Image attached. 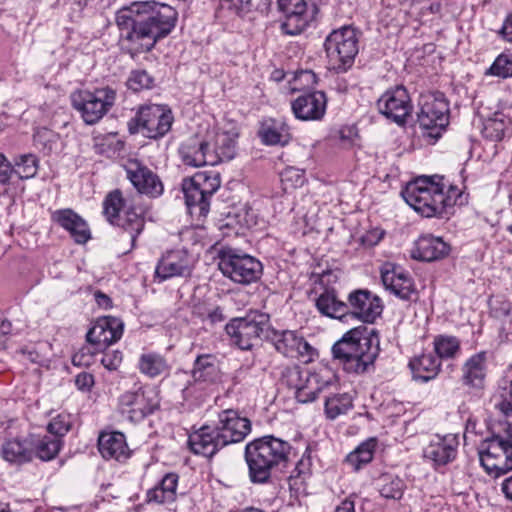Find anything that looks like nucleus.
<instances>
[{"mask_svg": "<svg viewBox=\"0 0 512 512\" xmlns=\"http://www.w3.org/2000/svg\"><path fill=\"white\" fill-rule=\"evenodd\" d=\"M177 11L154 1L133 2L116 14L123 46L131 56L152 50L176 26Z\"/></svg>", "mask_w": 512, "mask_h": 512, "instance_id": "obj_1", "label": "nucleus"}, {"mask_svg": "<svg viewBox=\"0 0 512 512\" xmlns=\"http://www.w3.org/2000/svg\"><path fill=\"white\" fill-rule=\"evenodd\" d=\"M251 432V422L237 410L218 413L217 420L203 425L189 435L188 445L194 454L210 458L227 445L241 442Z\"/></svg>", "mask_w": 512, "mask_h": 512, "instance_id": "obj_2", "label": "nucleus"}, {"mask_svg": "<svg viewBox=\"0 0 512 512\" xmlns=\"http://www.w3.org/2000/svg\"><path fill=\"white\" fill-rule=\"evenodd\" d=\"M295 451L288 441L273 435H265L250 441L245 446L244 457L250 481L265 484L272 472L287 467Z\"/></svg>", "mask_w": 512, "mask_h": 512, "instance_id": "obj_3", "label": "nucleus"}, {"mask_svg": "<svg viewBox=\"0 0 512 512\" xmlns=\"http://www.w3.org/2000/svg\"><path fill=\"white\" fill-rule=\"evenodd\" d=\"M441 177L421 176L409 182L401 192L405 202L424 217H448L456 200L444 193Z\"/></svg>", "mask_w": 512, "mask_h": 512, "instance_id": "obj_4", "label": "nucleus"}, {"mask_svg": "<svg viewBox=\"0 0 512 512\" xmlns=\"http://www.w3.org/2000/svg\"><path fill=\"white\" fill-rule=\"evenodd\" d=\"M378 339L364 335L360 328L346 332L332 347L335 360L349 373H364L378 355Z\"/></svg>", "mask_w": 512, "mask_h": 512, "instance_id": "obj_5", "label": "nucleus"}, {"mask_svg": "<svg viewBox=\"0 0 512 512\" xmlns=\"http://www.w3.org/2000/svg\"><path fill=\"white\" fill-rule=\"evenodd\" d=\"M104 215L107 220L122 229L121 241H128L132 250L136 246L138 236L145 226L143 212H137L136 208L127 204L122 192L118 189L110 192L103 202Z\"/></svg>", "mask_w": 512, "mask_h": 512, "instance_id": "obj_6", "label": "nucleus"}, {"mask_svg": "<svg viewBox=\"0 0 512 512\" xmlns=\"http://www.w3.org/2000/svg\"><path fill=\"white\" fill-rule=\"evenodd\" d=\"M232 342L241 350H250L262 339H269L270 316L260 311H250L246 316L232 319L225 327Z\"/></svg>", "mask_w": 512, "mask_h": 512, "instance_id": "obj_7", "label": "nucleus"}, {"mask_svg": "<svg viewBox=\"0 0 512 512\" xmlns=\"http://www.w3.org/2000/svg\"><path fill=\"white\" fill-rule=\"evenodd\" d=\"M479 458L488 473L505 474L512 470V423L503 428V433H492L481 444Z\"/></svg>", "mask_w": 512, "mask_h": 512, "instance_id": "obj_8", "label": "nucleus"}, {"mask_svg": "<svg viewBox=\"0 0 512 512\" xmlns=\"http://www.w3.org/2000/svg\"><path fill=\"white\" fill-rule=\"evenodd\" d=\"M219 270L231 281L248 285L261 278L263 266L255 257L232 248L219 251Z\"/></svg>", "mask_w": 512, "mask_h": 512, "instance_id": "obj_9", "label": "nucleus"}, {"mask_svg": "<svg viewBox=\"0 0 512 512\" xmlns=\"http://www.w3.org/2000/svg\"><path fill=\"white\" fill-rule=\"evenodd\" d=\"M449 102L441 92L422 94L417 121L427 136L437 140L449 124Z\"/></svg>", "mask_w": 512, "mask_h": 512, "instance_id": "obj_10", "label": "nucleus"}, {"mask_svg": "<svg viewBox=\"0 0 512 512\" xmlns=\"http://www.w3.org/2000/svg\"><path fill=\"white\" fill-rule=\"evenodd\" d=\"M116 91L111 87H103L91 92L79 90L71 94V103L86 124L97 123L115 104Z\"/></svg>", "mask_w": 512, "mask_h": 512, "instance_id": "obj_11", "label": "nucleus"}, {"mask_svg": "<svg viewBox=\"0 0 512 512\" xmlns=\"http://www.w3.org/2000/svg\"><path fill=\"white\" fill-rule=\"evenodd\" d=\"M325 51L333 69L345 72L358 54V37L355 29L344 26L332 31L324 43Z\"/></svg>", "mask_w": 512, "mask_h": 512, "instance_id": "obj_12", "label": "nucleus"}, {"mask_svg": "<svg viewBox=\"0 0 512 512\" xmlns=\"http://www.w3.org/2000/svg\"><path fill=\"white\" fill-rule=\"evenodd\" d=\"M173 115L170 109L162 105L141 107L135 117L129 120L128 130L131 134L141 132L145 137L157 139L171 129Z\"/></svg>", "mask_w": 512, "mask_h": 512, "instance_id": "obj_13", "label": "nucleus"}, {"mask_svg": "<svg viewBox=\"0 0 512 512\" xmlns=\"http://www.w3.org/2000/svg\"><path fill=\"white\" fill-rule=\"evenodd\" d=\"M221 185L220 175L215 171L197 172L190 179H184L182 189L187 207H198L199 214L205 216L209 212L210 197Z\"/></svg>", "mask_w": 512, "mask_h": 512, "instance_id": "obj_14", "label": "nucleus"}, {"mask_svg": "<svg viewBox=\"0 0 512 512\" xmlns=\"http://www.w3.org/2000/svg\"><path fill=\"white\" fill-rule=\"evenodd\" d=\"M160 406L157 391L152 387H141L127 391L119 397L121 414L132 423H139L154 413Z\"/></svg>", "mask_w": 512, "mask_h": 512, "instance_id": "obj_15", "label": "nucleus"}, {"mask_svg": "<svg viewBox=\"0 0 512 512\" xmlns=\"http://www.w3.org/2000/svg\"><path fill=\"white\" fill-rule=\"evenodd\" d=\"M347 321L358 319L364 323H374L383 312L381 299L366 289H357L347 297Z\"/></svg>", "mask_w": 512, "mask_h": 512, "instance_id": "obj_16", "label": "nucleus"}, {"mask_svg": "<svg viewBox=\"0 0 512 512\" xmlns=\"http://www.w3.org/2000/svg\"><path fill=\"white\" fill-rule=\"evenodd\" d=\"M377 107L381 114L399 125L406 122L413 110L409 93L402 85L387 90L377 101Z\"/></svg>", "mask_w": 512, "mask_h": 512, "instance_id": "obj_17", "label": "nucleus"}, {"mask_svg": "<svg viewBox=\"0 0 512 512\" xmlns=\"http://www.w3.org/2000/svg\"><path fill=\"white\" fill-rule=\"evenodd\" d=\"M194 268L192 256L184 249H175L165 252L155 268V277L160 282L174 277H190Z\"/></svg>", "mask_w": 512, "mask_h": 512, "instance_id": "obj_18", "label": "nucleus"}, {"mask_svg": "<svg viewBox=\"0 0 512 512\" xmlns=\"http://www.w3.org/2000/svg\"><path fill=\"white\" fill-rule=\"evenodd\" d=\"M277 6L285 18L281 24L284 34H301L313 19L305 0H277Z\"/></svg>", "mask_w": 512, "mask_h": 512, "instance_id": "obj_19", "label": "nucleus"}, {"mask_svg": "<svg viewBox=\"0 0 512 512\" xmlns=\"http://www.w3.org/2000/svg\"><path fill=\"white\" fill-rule=\"evenodd\" d=\"M268 340L272 342L279 353L286 357L311 360L315 354V349L296 331H278L271 328Z\"/></svg>", "mask_w": 512, "mask_h": 512, "instance_id": "obj_20", "label": "nucleus"}, {"mask_svg": "<svg viewBox=\"0 0 512 512\" xmlns=\"http://www.w3.org/2000/svg\"><path fill=\"white\" fill-rule=\"evenodd\" d=\"M458 437L456 434L433 435L423 450V456L437 469L455 460L458 452Z\"/></svg>", "mask_w": 512, "mask_h": 512, "instance_id": "obj_21", "label": "nucleus"}, {"mask_svg": "<svg viewBox=\"0 0 512 512\" xmlns=\"http://www.w3.org/2000/svg\"><path fill=\"white\" fill-rule=\"evenodd\" d=\"M125 171L127 178L140 194L155 198L163 193V184L158 175L139 160H129Z\"/></svg>", "mask_w": 512, "mask_h": 512, "instance_id": "obj_22", "label": "nucleus"}, {"mask_svg": "<svg viewBox=\"0 0 512 512\" xmlns=\"http://www.w3.org/2000/svg\"><path fill=\"white\" fill-rule=\"evenodd\" d=\"M123 327V322L117 317L99 318L87 332L86 340L95 346V351H100L122 337Z\"/></svg>", "mask_w": 512, "mask_h": 512, "instance_id": "obj_23", "label": "nucleus"}, {"mask_svg": "<svg viewBox=\"0 0 512 512\" xmlns=\"http://www.w3.org/2000/svg\"><path fill=\"white\" fill-rule=\"evenodd\" d=\"M293 114L297 119L316 121L323 118L327 107V98L322 91H313L299 95L291 103Z\"/></svg>", "mask_w": 512, "mask_h": 512, "instance_id": "obj_24", "label": "nucleus"}, {"mask_svg": "<svg viewBox=\"0 0 512 512\" xmlns=\"http://www.w3.org/2000/svg\"><path fill=\"white\" fill-rule=\"evenodd\" d=\"M38 158L34 154H23L14 159V164L0 152V184L9 183L12 175L19 179L33 178L38 172Z\"/></svg>", "mask_w": 512, "mask_h": 512, "instance_id": "obj_25", "label": "nucleus"}, {"mask_svg": "<svg viewBox=\"0 0 512 512\" xmlns=\"http://www.w3.org/2000/svg\"><path fill=\"white\" fill-rule=\"evenodd\" d=\"M51 219L66 230L77 244H85L91 238L88 223L72 209L56 210L52 213Z\"/></svg>", "mask_w": 512, "mask_h": 512, "instance_id": "obj_26", "label": "nucleus"}, {"mask_svg": "<svg viewBox=\"0 0 512 512\" xmlns=\"http://www.w3.org/2000/svg\"><path fill=\"white\" fill-rule=\"evenodd\" d=\"M210 148V140L197 141L191 139L180 146L179 153L186 165L193 167L214 166L219 163V157L211 153Z\"/></svg>", "mask_w": 512, "mask_h": 512, "instance_id": "obj_27", "label": "nucleus"}, {"mask_svg": "<svg viewBox=\"0 0 512 512\" xmlns=\"http://www.w3.org/2000/svg\"><path fill=\"white\" fill-rule=\"evenodd\" d=\"M381 279L385 288L402 300H410L412 295L416 294L412 278L400 267L383 269Z\"/></svg>", "mask_w": 512, "mask_h": 512, "instance_id": "obj_28", "label": "nucleus"}, {"mask_svg": "<svg viewBox=\"0 0 512 512\" xmlns=\"http://www.w3.org/2000/svg\"><path fill=\"white\" fill-rule=\"evenodd\" d=\"M450 252V246L440 237L423 235L414 243L411 257L415 260L432 262L445 258Z\"/></svg>", "mask_w": 512, "mask_h": 512, "instance_id": "obj_29", "label": "nucleus"}, {"mask_svg": "<svg viewBox=\"0 0 512 512\" xmlns=\"http://www.w3.org/2000/svg\"><path fill=\"white\" fill-rule=\"evenodd\" d=\"M0 453L2 459L11 465L20 466L33 461L30 434L6 439Z\"/></svg>", "mask_w": 512, "mask_h": 512, "instance_id": "obj_30", "label": "nucleus"}, {"mask_svg": "<svg viewBox=\"0 0 512 512\" xmlns=\"http://www.w3.org/2000/svg\"><path fill=\"white\" fill-rule=\"evenodd\" d=\"M239 136L238 129L230 126L229 129L221 128L213 133V137L208 135L211 141V153L219 157V163L229 161L236 154L237 138Z\"/></svg>", "mask_w": 512, "mask_h": 512, "instance_id": "obj_31", "label": "nucleus"}, {"mask_svg": "<svg viewBox=\"0 0 512 512\" xmlns=\"http://www.w3.org/2000/svg\"><path fill=\"white\" fill-rule=\"evenodd\" d=\"M192 377L195 382L199 383L208 385L219 383L222 372L218 357L214 354L198 355L193 364Z\"/></svg>", "mask_w": 512, "mask_h": 512, "instance_id": "obj_32", "label": "nucleus"}, {"mask_svg": "<svg viewBox=\"0 0 512 512\" xmlns=\"http://www.w3.org/2000/svg\"><path fill=\"white\" fill-rule=\"evenodd\" d=\"M98 449L105 459L125 460L129 456L126 439L121 432H104L98 438Z\"/></svg>", "mask_w": 512, "mask_h": 512, "instance_id": "obj_33", "label": "nucleus"}, {"mask_svg": "<svg viewBox=\"0 0 512 512\" xmlns=\"http://www.w3.org/2000/svg\"><path fill=\"white\" fill-rule=\"evenodd\" d=\"M316 308L323 316L347 321V302L341 301L334 289H325L317 297Z\"/></svg>", "mask_w": 512, "mask_h": 512, "instance_id": "obj_34", "label": "nucleus"}, {"mask_svg": "<svg viewBox=\"0 0 512 512\" xmlns=\"http://www.w3.org/2000/svg\"><path fill=\"white\" fill-rule=\"evenodd\" d=\"M258 135L266 145H285L290 140L289 127L283 119H264Z\"/></svg>", "mask_w": 512, "mask_h": 512, "instance_id": "obj_35", "label": "nucleus"}, {"mask_svg": "<svg viewBox=\"0 0 512 512\" xmlns=\"http://www.w3.org/2000/svg\"><path fill=\"white\" fill-rule=\"evenodd\" d=\"M30 439L32 440V459L36 457L42 461L52 460L62 447V440L51 435L30 433Z\"/></svg>", "mask_w": 512, "mask_h": 512, "instance_id": "obj_36", "label": "nucleus"}, {"mask_svg": "<svg viewBox=\"0 0 512 512\" xmlns=\"http://www.w3.org/2000/svg\"><path fill=\"white\" fill-rule=\"evenodd\" d=\"M178 475L175 473L166 474L155 487L147 492V501L158 504L171 503L176 499Z\"/></svg>", "mask_w": 512, "mask_h": 512, "instance_id": "obj_37", "label": "nucleus"}, {"mask_svg": "<svg viewBox=\"0 0 512 512\" xmlns=\"http://www.w3.org/2000/svg\"><path fill=\"white\" fill-rule=\"evenodd\" d=\"M409 366L415 379L427 382L438 375L441 363L437 356L428 353L411 360Z\"/></svg>", "mask_w": 512, "mask_h": 512, "instance_id": "obj_38", "label": "nucleus"}, {"mask_svg": "<svg viewBox=\"0 0 512 512\" xmlns=\"http://www.w3.org/2000/svg\"><path fill=\"white\" fill-rule=\"evenodd\" d=\"M485 353H478L470 357L463 367V382L466 385L480 388L485 378Z\"/></svg>", "mask_w": 512, "mask_h": 512, "instance_id": "obj_39", "label": "nucleus"}, {"mask_svg": "<svg viewBox=\"0 0 512 512\" xmlns=\"http://www.w3.org/2000/svg\"><path fill=\"white\" fill-rule=\"evenodd\" d=\"M329 381L323 380L317 373H307L305 382L296 388L295 397L298 402L309 403L314 401Z\"/></svg>", "mask_w": 512, "mask_h": 512, "instance_id": "obj_40", "label": "nucleus"}, {"mask_svg": "<svg viewBox=\"0 0 512 512\" xmlns=\"http://www.w3.org/2000/svg\"><path fill=\"white\" fill-rule=\"evenodd\" d=\"M353 407V400L348 393H337L326 397L324 404L325 415L330 420H335L346 414Z\"/></svg>", "mask_w": 512, "mask_h": 512, "instance_id": "obj_41", "label": "nucleus"}, {"mask_svg": "<svg viewBox=\"0 0 512 512\" xmlns=\"http://www.w3.org/2000/svg\"><path fill=\"white\" fill-rule=\"evenodd\" d=\"M376 445L377 441L375 438L366 440L347 455L346 463L351 466L354 471L360 470L363 465L372 461Z\"/></svg>", "mask_w": 512, "mask_h": 512, "instance_id": "obj_42", "label": "nucleus"}, {"mask_svg": "<svg viewBox=\"0 0 512 512\" xmlns=\"http://www.w3.org/2000/svg\"><path fill=\"white\" fill-rule=\"evenodd\" d=\"M138 367L141 373L154 378L166 372L168 364L157 353H145L140 356Z\"/></svg>", "mask_w": 512, "mask_h": 512, "instance_id": "obj_43", "label": "nucleus"}, {"mask_svg": "<svg viewBox=\"0 0 512 512\" xmlns=\"http://www.w3.org/2000/svg\"><path fill=\"white\" fill-rule=\"evenodd\" d=\"M379 492L387 499L398 500L402 497L405 484L398 476L384 474L379 478Z\"/></svg>", "mask_w": 512, "mask_h": 512, "instance_id": "obj_44", "label": "nucleus"}, {"mask_svg": "<svg viewBox=\"0 0 512 512\" xmlns=\"http://www.w3.org/2000/svg\"><path fill=\"white\" fill-rule=\"evenodd\" d=\"M434 350L439 360L453 358L460 351V341L454 336L439 335L434 339Z\"/></svg>", "mask_w": 512, "mask_h": 512, "instance_id": "obj_45", "label": "nucleus"}, {"mask_svg": "<svg viewBox=\"0 0 512 512\" xmlns=\"http://www.w3.org/2000/svg\"><path fill=\"white\" fill-rule=\"evenodd\" d=\"M154 81V78L146 70L138 69L130 73L126 84L130 90L139 92L153 88Z\"/></svg>", "mask_w": 512, "mask_h": 512, "instance_id": "obj_46", "label": "nucleus"}, {"mask_svg": "<svg viewBox=\"0 0 512 512\" xmlns=\"http://www.w3.org/2000/svg\"><path fill=\"white\" fill-rule=\"evenodd\" d=\"M506 123L499 118H489L484 122L482 134L492 141H500L504 137Z\"/></svg>", "mask_w": 512, "mask_h": 512, "instance_id": "obj_47", "label": "nucleus"}, {"mask_svg": "<svg viewBox=\"0 0 512 512\" xmlns=\"http://www.w3.org/2000/svg\"><path fill=\"white\" fill-rule=\"evenodd\" d=\"M71 429V421L69 415L59 414L54 417L47 426L48 432L53 437L61 439Z\"/></svg>", "mask_w": 512, "mask_h": 512, "instance_id": "obj_48", "label": "nucleus"}, {"mask_svg": "<svg viewBox=\"0 0 512 512\" xmlns=\"http://www.w3.org/2000/svg\"><path fill=\"white\" fill-rule=\"evenodd\" d=\"M281 181L285 189L302 186L305 182V173L303 170L288 167L281 173Z\"/></svg>", "mask_w": 512, "mask_h": 512, "instance_id": "obj_49", "label": "nucleus"}, {"mask_svg": "<svg viewBox=\"0 0 512 512\" xmlns=\"http://www.w3.org/2000/svg\"><path fill=\"white\" fill-rule=\"evenodd\" d=\"M490 73L502 78L512 77V58L507 55H499L492 66Z\"/></svg>", "mask_w": 512, "mask_h": 512, "instance_id": "obj_50", "label": "nucleus"}, {"mask_svg": "<svg viewBox=\"0 0 512 512\" xmlns=\"http://www.w3.org/2000/svg\"><path fill=\"white\" fill-rule=\"evenodd\" d=\"M219 7L221 11L243 15L250 11L251 0H219Z\"/></svg>", "mask_w": 512, "mask_h": 512, "instance_id": "obj_51", "label": "nucleus"}, {"mask_svg": "<svg viewBox=\"0 0 512 512\" xmlns=\"http://www.w3.org/2000/svg\"><path fill=\"white\" fill-rule=\"evenodd\" d=\"M311 469V458L308 453V449L304 452L301 458L296 462L293 471L291 472L290 478H301L310 474Z\"/></svg>", "mask_w": 512, "mask_h": 512, "instance_id": "obj_52", "label": "nucleus"}, {"mask_svg": "<svg viewBox=\"0 0 512 512\" xmlns=\"http://www.w3.org/2000/svg\"><path fill=\"white\" fill-rule=\"evenodd\" d=\"M123 359L122 352L119 350H107L104 352L101 363L109 371L117 370Z\"/></svg>", "mask_w": 512, "mask_h": 512, "instance_id": "obj_53", "label": "nucleus"}, {"mask_svg": "<svg viewBox=\"0 0 512 512\" xmlns=\"http://www.w3.org/2000/svg\"><path fill=\"white\" fill-rule=\"evenodd\" d=\"M93 353L94 351H91V347H83L79 352L73 355L72 363L74 365H88Z\"/></svg>", "mask_w": 512, "mask_h": 512, "instance_id": "obj_54", "label": "nucleus"}, {"mask_svg": "<svg viewBox=\"0 0 512 512\" xmlns=\"http://www.w3.org/2000/svg\"><path fill=\"white\" fill-rule=\"evenodd\" d=\"M75 384L82 391L89 390L94 384V377L90 373H79L75 378Z\"/></svg>", "mask_w": 512, "mask_h": 512, "instance_id": "obj_55", "label": "nucleus"}, {"mask_svg": "<svg viewBox=\"0 0 512 512\" xmlns=\"http://www.w3.org/2000/svg\"><path fill=\"white\" fill-rule=\"evenodd\" d=\"M500 34L505 40L512 42V12L507 15L500 30Z\"/></svg>", "mask_w": 512, "mask_h": 512, "instance_id": "obj_56", "label": "nucleus"}, {"mask_svg": "<svg viewBox=\"0 0 512 512\" xmlns=\"http://www.w3.org/2000/svg\"><path fill=\"white\" fill-rule=\"evenodd\" d=\"M297 78L307 85H315L317 83L316 74L310 70L301 71Z\"/></svg>", "mask_w": 512, "mask_h": 512, "instance_id": "obj_57", "label": "nucleus"}, {"mask_svg": "<svg viewBox=\"0 0 512 512\" xmlns=\"http://www.w3.org/2000/svg\"><path fill=\"white\" fill-rule=\"evenodd\" d=\"M95 300L99 306L104 307L105 309L112 307V301L110 297L101 291H97L95 293Z\"/></svg>", "mask_w": 512, "mask_h": 512, "instance_id": "obj_58", "label": "nucleus"}, {"mask_svg": "<svg viewBox=\"0 0 512 512\" xmlns=\"http://www.w3.org/2000/svg\"><path fill=\"white\" fill-rule=\"evenodd\" d=\"M335 512H355V504L350 499H345L335 509Z\"/></svg>", "mask_w": 512, "mask_h": 512, "instance_id": "obj_59", "label": "nucleus"}, {"mask_svg": "<svg viewBox=\"0 0 512 512\" xmlns=\"http://www.w3.org/2000/svg\"><path fill=\"white\" fill-rule=\"evenodd\" d=\"M23 354L27 356V359L32 363H40L42 361L41 355L34 350H23Z\"/></svg>", "mask_w": 512, "mask_h": 512, "instance_id": "obj_60", "label": "nucleus"}, {"mask_svg": "<svg viewBox=\"0 0 512 512\" xmlns=\"http://www.w3.org/2000/svg\"><path fill=\"white\" fill-rule=\"evenodd\" d=\"M502 491L506 498L512 501V476L507 478L502 484Z\"/></svg>", "mask_w": 512, "mask_h": 512, "instance_id": "obj_61", "label": "nucleus"}, {"mask_svg": "<svg viewBox=\"0 0 512 512\" xmlns=\"http://www.w3.org/2000/svg\"><path fill=\"white\" fill-rule=\"evenodd\" d=\"M209 318L212 322H221L224 320V316L222 310L217 307L212 312L209 313Z\"/></svg>", "mask_w": 512, "mask_h": 512, "instance_id": "obj_62", "label": "nucleus"}, {"mask_svg": "<svg viewBox=\"0 0 512 512\" xmlns=\"http://www.w3.org/2000/svg\"><path fill=\"white\" fill-rule=\"evenodd\" d=\"M348 131V134H345V130H341L340 131V139L344 142V143H351L352 142V134H353V129L352 128H348L347 129Z\"/></svg>", "mask_w": 512, "mask_h": 512, "instance_id": "obj_63", "label": "nucleus"}, {"mask_svg": "<svg viewBox=\"0 0 512 512\" xmlns=\"http://www.w3.org/2000/svg\"><path fill=\"white\" fill-rule=\"evenodd\" d=\"M241 512H264L261 509L254 508V507H248L243 509Z\"/></svg>", "mask_w": 512, "mask_h": 512, "instance_id": "obj_64", "label": "nucleus"}]
</instances>
